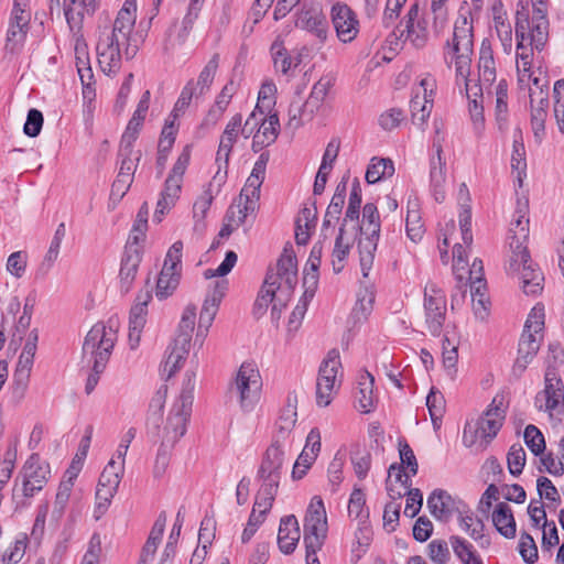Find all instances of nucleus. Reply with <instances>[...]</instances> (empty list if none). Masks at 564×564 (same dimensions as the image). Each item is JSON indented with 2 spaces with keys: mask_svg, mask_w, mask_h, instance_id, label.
I'll list each match as a JSON object with an SVG mask.
<instances>
[{
  "mask_svg": "<svg viewBox=\"0 0 564 564\" xmlns=\"http://www.w3.org/2000/svg\"><path fill=\"white\" fill-rule=\"evenodd\" d=\"M270 52L274 68L283 75H286L292 67H296L301 63V55L291 56L280 37L272 43Z\"/></svg>",
  "mask_w": 564,
  "mask_h": 564,
  "instance_id": "38",
  "label": "nucleus"
},
{
  "mask_svg": "<svg viewBox=\"0 0 564 564\" xmlns=\"http://www.w3.org/2000/svg\"><path fill=\"white\" fill-rule=\"evenodd\" d=\"M300 538L301 532L295 516L283 517L280 521L278 532V545L280 551L284 554L293 553Z\"/></svg>",
  "mask_w": 564,
  "mask_h": 564,
  "instance_id": "27",
  "label": "nucleus"
},
{
  "mask_svg": "<svg viewBox=\"0 0 564 564\" xmlns=\"http://www.w3.org/2000/svg\"><path fill=\"white\" fill-rule=\"evenodd\" d=\"M297 28L314 33L322 42L327 37L328 23L318 3L304 6L297 13Z\"/></svg>",
  "mask_w": 564,
  "mask_h": 564,
  "instance_id": "21",
  "label": "nucleus"
},
{
  "mask_svg": "<svg viewBox=\"0 0 564 564\" xmlns=\"http://www.w3.org/2000/svg\"><path fill=\"white\" fill-rule=\"evenodd\" d=\"M479 78L481 83L492 84L496 79V65L491 45L488 41H482L479 51Z\"/></svg>",
  "mask_w": 564,
  "mask_h": 564,
  "instance_id": "41",
  "label": "nucleus"
},
{
  "mask_svg": "<svg viewBox=\"0 0 564 564\" xmlns=\"http://www.w3.org/2000/svg\"><path fill=\"white\" fill-rule=\"evenodd\" d=\"M425 324L433 336H440L446 318V295L434 283L424 291Z\"/></svg>",
  "mask_w": 564,
  "mask_h": 564,
  "instance_id": "15",
  "label": "nucleus"
},
{
  "mask_svg": "<svg viewBox=\"0 0 564 564\" xmlns=\"http://www.w3.org/2000/svg\"><path fill=\"white\" fill-rule=\"evenodd\" d=\"M517 276L521 280L522 291L527 295H538L542 292L544 276L533 263L525 265Z\"/></svg>",
  "mask_w": 564,
  "mask_h": 564,
  "instance_id": "42",
  "label": "nucleus"
},
{
  "mask_svg": "<svg viewBox=\"0 0 564 564\" xmlns=\"http://www.w3.org/2000/svg\"><path fill=\"white\" fill-rule=\"evenodd\" d=\"M535 408L550 416L564 411V382L557 369L549 365L544 373V388L534 398Z\"/></svg>",
  "mask_w": 564,
  "mask_h": 564,
  "instance_id": "12",
  "label": "nucleus"
},
{
  "mask_svg": "<svg viewBox=\"0 0 564 564\" xmlns=\"http://www.w3.org/2000/svg\"><path fill=\"white\" fill-rule=\"evenodd\" d=\"M279 116L278 113H271L268 117H265V115L263 116L257 133L260 134L263 139L268 140L270 143H273L279 135Z\"/></svg>",
  "mask_w": 564,
  "mask_h": 564,
  "instance_id": "58",
  "label": "nucleus"
},
{
  "mask_svg": "<svg viewBox=\"0 0 564 564\" xmlns=\"http://www.w3.org/2000/svg\"><path fill=\"white\" fill-rule=\"evenodd\" d=\"M137 0H126L118 11L111 31L100 33L96 52L101 70L115 74L121 66L122 52L127 58L137 54V46L130 44V35L137 20Z\"/></svg>",
  "mask_w": 564,
  "mask_h": 564,
  "instance_id": "2",
  "label": "nucleus"
},
{
  "mask_svg": "<svg viewBox=\"0 0 564 564\" xmlns=\"http://www.w3.org/2000/svg\"><path fill=\"white\" fill-rule=\"evenodd\" d=\"M516 39H517V67L519 72L529 73L532 65L533 48L538 51L535 45L531 43L530 31L532 23L528 10L522 7L516 13ZM541 50H539L540 52Z\"/></svg>",
  "mask_w": 564,
  "mask_h": 564,
  "instance_id": "14",
  "label": "nucleus"
},
{
  "mask_svg": "<svg viewBox=\"0 0 564 564\" xmlns=\"http://www.w3.org/2000/svg\"><path fill=\"white\" fill-rule=\"evenodd\" d=\"M97 0H64V14L72 31L82 29L86 14H93Z\"/></svg>",
  "mask_w": 564,
  "mask_h": 564,
  "instance_id": "29",
  "label": "nucleus"
},
{
  "mask_svg": "<svg viewBox=\"0 0 564 564\" xmlns=\"http://www.w3.org/2000/svg\"><path fill=\"white\" fill-rule=\"evenodd\" d=\"M141 151H134L133 145L120 143L118 156L120 159V167L118 176H126L133 180L138 163L141 160Z\"/></svg>",
  "mask_w": 564,
  "mask_h": 564,
  "instance_id": "44",
  "label": "nucleus"
},
{
  "mask_svg": "<svg viewBox=\"0 0 564 564\" xmlns=\"http://www.w3.org/2000/svg\"><path fill=\"white\" fill-rule=\"evenodd\" d=\"M241 121L242 116L240 113H236L226 124L225 130L220 137V142L216 155V162L218 163V172L213 177V182H217L218 186H220L226 178V173L224 175H220L221 162H224V167L227 169L231 150L234 148V144L237 142L238 135L240 133Z\"/></svg>",
  "mask_w": 564,
  "mask_h": 564,
  "instance_id": "16",
  "label": "nucleus"
},
{
  "mask_svg": "<svg viewBox=\"0 0 564 564\" xmlns=\"http://www.w3.org/2000/svg\"><path fill=\"white\" fill-rule=\"evenodd\" d=\"M218 65H219V54L216 53L207 62V64L202 69V72L198 76L195 88H198L199 95L204 94L206 90L209 89L210 85L214 82L215 75L217 73Z\"/></svg>",
  "mask_w": 564,
  "mask_h": 564,
  "instance_id": "53",
  "label": "nucleus"
},
{
  "mask_svg": "<svg viewBox=\"0 0 564 564\" xmlns=\"http://www.w3.org/2000/svg\"><path fill=\"white\" fill-rule=\"evenodd\" d=\"M228 290V281L223 279L214 283L213 289L207 293L199 315L196 337L204 338L212 326L218 312L220 302Z\"/></svg>",
  "mask_w": 564,
  "mask_h": 564,
  "instance_id": "17",
  "label": "nucleus"
},
{
  "mask_svg": "<svg viewBox=\"0 0 564 564\" xmlns=\"http://www.w3.org/2000/svg\"><path fill=\"white\" fill-rule=\"evenodd\" d=\"M496 96V120L499 130H503L508 123V83L506 79H500L495 89Z\"/></svg>",
  "mask_w": 564,
  "mask_h": 564,
  "instance_id": "47",
  "label": "nucleus"
},
{
  "mask_svg": "<svg viewBox=\"0 0 564 564\" xmlns=\"http://www.w3.org/2000/svg\"><path fill=\"white\" fill-rule=\"evenodd\" d=\"M505 417L503 397L496 395L479 420L477 433L482 438L492 440L501 429Z\"/></svg>",
  "mask_w": 564,
  "mask_h": 564,
  "instance_id": "23",
  "label": "nucleus"
},
{
  "mask_svg": "<svg viewBox=\"0 0 564 564\" xmlns=\"http://www.w3.org/2000/svg\"><path fill=\"white\" fill-rule=\"evenodd\" d=\"M358 236L359 261L364 278H368L372 268L375 252L380 236V215L378 208L372 203H367L362 208V220L356 223Z\"/></svg>",
  "mask_w": 564,
  "mask_h": 564,
  "instance_id": "6",
  "label": "nucleus"
},
{
  "mask_svg": "<svg viewBox=\"0 0 564 564\" xmlns=\"http://www.w3.org/2000/svg\"><path fill=\"white\" fill-rule=\"evenodd\" d=\"M554 116L558 129L564 133V79L556 80L553 87Z\"/></svg>",
  "mask_w": 564,
  "mask_h": 564,
  "instance_id": "62",
  "label": "nucleus"
},
{
  "mask_svg": "<svg viewBox=\"0 0 564 564\" xmlns=\"http://www.w3.org/2000/svg\"><path fill=\"white\" fill-rule=\"evenodd\" d=\"M142 256L138 246L130 245L126 248L124 254L121 260L120 268V283L123 292H129L132 282L137 275Z\"/></svg>",
  "mask_w": 564,
  "mask_h": 564,
  "instance_id": "28",
  "label": "nucleus"
},
{
  "mask_svg": "<svg viewBox=\"0 0 564 564\" xmlns=\"http://www.w3.org/2000/svg\"><path fill=\"white\" fill-rule=\"evenodd\" d=\"M543 327L544 308L536 305L531 310L519 339L517 358L511 367V376L514 379H520L536 357L541 346V340L536 335L542 332Z\"/></svg>",
  "mask_w": 564,
  "mask_h": 564,
  "instance_id": "4",
  "label": "nucleus"
},
{
  "mask_svg": "<svg viewBox=\"0 0 564 564\" xmlns=\"http://www.w3.org/2000/svg\"><path fill=\"white\" fill-rule=\"evenodd\" d=\"M474 55V25L473 20L460 14L455 23L453 36L447 40L444 46V59L448 67L454 64L456 78L465 84L468 98V109L473 128L477 137L485 130V117L482 106V90L478 84L470 85L469 75L471 58Z\"/></svg>",
  "mask_w": 564,
  "mask_h": 564,
  "instance_id": "1",
  "label": "nucleus"
},
{
  "mask_svg": "<svg viewBox=\"0 0 564 564\" xmlns=\"http://www.w3.org/2000/svg\"><path fill=\"white\" fill-rule=\"evenodd\" d=\"M511 167L517 171L519 175L527 169L525 149L522 139V131L520 129H516L513 133Z\"/></svg>",
  "mask_w": 564,
  "mask_h": 564,
  "instance_id": "52",
  "label": "nucleus"
},
{
  "mask_svg": "<svg viewBox=\"0 0 564 564\" xmlns=\"http://www.w3.org/2000/svg\"><path fill=\"white\" fill-rule=\"evenodd\" d=\"M394 172L393 162L389 159L373 158L366 171V181L375 184L386 176L392 175Z\"/></svg>",
  "mask_w": 564,
  "mask_h": 564,
  "instance_id": "48",
  "label": "nucleus"
},
{
  "mask_svg": "<svg viewBox=\"0 0 564 564\" xmlns=\"http://www.w3.org/2000/svg\"><path fill=\"white\" fill-rule=\"evenodd\" d=\"M426 406L429 409L431 419L435 424V422L443 416L445 410V399L443 394L438 390L432 388L429 395L426 397Z\"/></svg>",
  "mask_w": 564,
  "mask_h": 564,
  "instance_id": "63",
  "label": "nucleus"
},
{
  "mask_svg": "<svg viewBox=\"0 0 564 564\" xmlns=\"http://www.w3.org/2000/svg\"><path fill=\"white\" fill-rule=\"evenodd\" d=\"M357 236L356 224L341 223L332 253V264L335 273H339L344 269V261L348 257Z\"/></svg>",
  "mask_w": 564,
  "mask_h": 564,
  "instance_id": "24",
  "label": "nucleus"
},
{
  "mask_svg": "<svg viewBox=\"0 0 564 564\" xmlns=\"http://www.w3.org/2000/svg\"><path fill=\"white\" fill-rule=\"evenodd\" d=\"M295 423L296 420L278 417V421L275 423L276 429L272 442H275L276 444L291 446L293 440L292 433Z\"/></svg>",
  "mask_w": 564,
  "mask_h": 564,
  "instance_id": "59",
  "label": "nucleus"
},
{
  "mask_svg": "<svg viewBox=\"0 0 564 564\" xmlns=\"http://www.w3.org/2000/svg\"><path fill=\"white\" fill-rule=\"evenodd\" d=\"M530 102H531V127L534 133L535 139L540 142L544 135L545 131V119L547 117V111L543 108H535V97L534 94H530Z\"/></svg>",
  "mask_w": 564,
  "mask_h": 564,
  "instance_id": "54",
  "label": "nucleus"
},
{
  "mask_svg": "<svg viewBox=\"0 0 564 564\" xmlns=\"http://www.w3.org/2000/svg\"><path fill=\"white\" fill-rule=\"evenodd\" d=\"M519 553L522 560L528 564H533L538 561V546L531 534L522 532L519 541Z\"/></svg>",
  "mask_w": 564,
  "mask_h": 564,
  "instance_id": "61",
  "label": "nucleus"
},
{
  "mask_svg": "<svg viewBox=\"0 0 564 564\" xmlns=\"http://www.w3.org/2000/svg\"><path fill=\"white\" fill-rule=\"evenodd\" d=\"M436 147V158L432 159L431 162V172H430V178H431V187L432 193L437 203H442L445 199V162L442 160V145L441 144H434Z\"/></svg>",
  "mask_w": 564,
  "mask_h": 564,
  "instance_id": "34",
  "label": "nucleus"
},
{
  "mask_svg": "<svg viewBox=\"0 0 564 564\" xmlns=\"http://www.w3.org/2000/svg\"><path fill=\"white\" fill-rule=\"evenodd\" d=\"M533 15L530 19L532 29L530 31L531 43L538 50H543L549 37V20L545 0H532Z\"/></svg>",
  "mask_w": 564,
  "mask_h": 564,
  "instance_id": "25",
  "label": "nucleus"
},
{
  "mask_svg": "<svg viewBox=\"0 0 564 564\" xmlns=\"http://www.w3.org/2000/svg\"><path fill=\"white\" fill-rule=\"evenodd\" d=\"M198 96L199 94L198 91H196L194 82L189 80L182 89L181 95L176 100L172 112L170 113V118L174 117V119H178L180 115L183 113L185 109L189 106L193 97Z\"/></svg>",
  "mask_w": 564,
  "mask_h": 564,
  "instance_id": "55",
  "label": "nucleus"
},
{
  "mask_svg": "<svg viewBox=\"0 0 564 564\" xmlns=\"http://www.w3.org/2000/svg\"><path fill=\"white\" fill-rule=\"evenodd\" d=\"M426 503L432 516L441 521H447L454 513H463L467 508L462 500L453 498L443 489L432 491Z\"/></svg>",
  "mask_w": 564,
  "mask_h": 564,
  "instance_id": "19",
  "label": "nucleus"
},
{
  "mask_svg": "<svg viewBox=\"0 0 564 564\" xmlns=\"http://www.w3.org/2000/svg\"><path fill=\"white\" fill-rule=\"evenodd\" d=\"M269 152H262L256 161L251 174L247 178L245 186L240 192V200L243 197L260 198V188L265 177L267 164L269 162Z\"/></svg>",
  "mask_w": 564,
  "mask_h": 564,
  "instance_id": "30",
  "label": "nucleus"
},
{
  "mask_svg": "<svg viewBox=\"0 0 564 564\" xmlns=\"http://www.w3.org/2000/svg\"><path fill=\"white\" fill-rule=\"evenodd\" d=\"M37 339V330L33 329L29 334V337L18 360L14 377L19 380L26 379L30 375L36 351Z\"/></svg>",
  "mask_w": 564,
  "mask_h": 564,
  "instance_id": "37",
  "label": "nucleus"
},
{
  "mask_svg": "<svg viewBox=\"0 0 564 564\" xmlns=\"http://www.w3.org/2000/svg\"><path fill=\"white\" fill-rule=\"evenodd\" d=\"M523 437L527 446L535 456L541 455L544 452V436L535 425H528L524 430Z\"/></svg>",
  "mask_w": 564,
  "mask_h": 564,
  "instance_id": "56",
  "label": "nucleus"
},
{
  "mask_svg": "<svg viewBox=\"0 0 564 564\" xmlns=\"http://www.w3.org/2000/svg\"><path fill=\"white\" fill-rule=\"evenodd\" d=\"M47 469L40 465L37 455H32L23 466V495L32 497L46 482Z\"/></svg>",
  "mask_w": 564,
  "mask_h": 564,
  "instance_id": "26",
  "label": "nucleus"
},
{
  "mask_svg": "<svg viewBox=\"0 0 564 564\" xmlns=\"http://www.w3.org/2000/svg\"><path fill=\"white\" fill-rule=\"evenodd\" d=\"M118 488L113 486L97 485L96 490V519H99L108 509L112 498L117 494Z\"/></svg>",
  "mask_w": 564,
  "mask_h": 564,
  "instance_id": "57",
  "label": "nucleus"
},
{
  "mask_svg": "<svg viewBox=\"0 0 564 564\" xmlns=\"http://www.w3.org/2000/svg\"><path fill=\"white\" fill-rule=\"evenodd\" d=\"M32 12L29 0H13L8 19L3 51L6 55H19L25 45L31 26Z\"/></svg>",
  "mask_w": 564,
  "mask_h": 564,
  "instance_id": "7",
  "label": "nucleus"
},
{
  "mask_svg": "<svg viewBox=\"0 0 564 564\" xmlns=\"http://www.w3.org/2000/svg\"><path fill=\"white\" fill-rule=\"evenodd\" d=\"M434 80L423 78L420 87L410 100V110L412 122L419 127H423L429 119L433 108Z\"/></svg>",
  "mask_w": 564,
  "mask_h": 564,
  "instance_id": "18",
  "label": "nucleus"
},
{
  "mask_svg": "<svg viewBox=\"0 0 564 564\" xmlns=\"http://www.w3.org/2000/svg\"><path fill=\"white\" fill-rule=\"evenodd\" d=\"M361 185L358 178H354L351 184V191L348 199V206L345 213V217L343 219L344 223H348L350 225L356 224L360 217V206H361Z\"/></svg>",
  "mask_w": 564,
  "mask_h": 564,
  "instance_id": "49",
  "label": "nucleus"
},
{
  "mask_svg": "<svg viewBox=\"0 0 564 564\" xmlns=\"http://www.w3.org/2000/svg\"><path fill=\"white\" fill-rule=\"evenodd\" d=\"M124 473L123 463H117L113 458L108 462L106 467L104 468L98 484L102 486H113L118 488L121 481V478Z\"/></svg>",
  "mask_w": 564,
  "mask_h": 564,
  "instance_id": "51",
  "label": "nucleus"
},
{
  "mask_svg": "<svg viewBox=\"0 0 564 564\" xmlns=\"http://www.w3.org/2000/svg\"><path fill=\"white\" fill-rule=\"evenodd\" d=\"M332 21L341 42H351L357 36L359 22L354 11L347 4L336 3L333 6Z\"/></svg>",
  "mask_w": 564,
  "mask_h": 564,
  "instance_id": "20",
  "label": "nucleus"
},
{
  "mask_svg": "<svg viewBox=\"0 0 564 564\" xmlns=\"http://www.w3.org/2000/svg\"><path fill=\"white\" fill-rule=\"evenodd\" d=\"M182 251L183 242L177 240L166 252L155 289V295L160 300H165L171 296L180 284L182 273Z\"/></svg>",
  "mask_w": 564,
  "mask_h": 564,
  "instance_id": "13",
  "label": "nucleus"
},
{
  "mask_svg": "<svg viewBox=\"0 0 564 564\" xmlns=\"http://www.w3.org/2000/svg\"><path fill=\"white\" fill-rule=\"evenodd\" d=\"M182 182L177 178L169 177L165 180L164 188L161 192V197L158 200L156 209L153 219L160 223L165 213H167L176 203L180 197Z\"/></svg>",
  "mask_w": 564,
  "mask_h": 564,
  "instance_id": "32",
  "label": "nucleus"
},
{
  "mask_svg": "<svg viewBox=\"0 0 564 564\" xmlns=\"http://www.w3.org/2000/svg\"><path fill=\"white\" fill-rule=\"evenodd\" d=\"M529 218L523 209L516 213L510 223L509 229V247L520 248V245L527 243L529 239Z\"/></svg>",
  "mask_w": 564,
  "mask_h": 564,
  "instance_id": "40",
  "label": "nucleus"
},
{
  "mask_svg": "<svg viewBox=\"0 0 564 564\" xmlns=\"http://www.w3.org/2000/svg\"><path fill=\"white\" fill-rule=\"evenodd\" d=\"M406 236L413 242H419L424 236L425 229L421 219L420 205L417 199L408 200V213L405 218Z\"/></svg>",
  "mask_w": 564,
  "mask_h": 564,
  "instance_id": "39",
  "label": "nucleus"
},
{
  "mask_svg": "<svg viewBox=\"0 0 564 564\" xmlns=\"http://www.w3.org/2000/svg\"><path fill=\"white\" fill-rule=\"evenodd\" d=\"M195 378L194 372L185 373L181 393L170 411L163 430V442L174 445L185 434L192 412Z\"/></svg>",
  "mask_w": 564,
  "mask_h": 564,
  "instance_id": "5",
  "label": "nucleus"
},
{
  "mask_svg": "<svg viewBox=\"0 0 564 564\" xmlns=\"http://www.w3.org/2000/svg\"><path fill=\"white\" fill-rule=\"evenodd\" d=\"M297 283V262L292 250L284 248L278 260L276 271L267 272L263 285L253 304V315L259 318L268 310L269 304L275 300L276 291L288 299Z\"/></svg>",
  "mask_w": 564,
  "mask_h": 564,
  "instance_id": "3",
  "label": "nucleus"
},
{
  "mask_svg": "<svg viewBox=\"0 0 564 564\" xmlns=\"http://www.w3.org/2000/svg\"><path fill=\"white\" fill-rule=\"evenodd\" d=\"M150 91L145 90L138 102L137 109L134 110L132 118L129 120L126 131L121 138L122 144L133 145L135 142L139 131L145 119V115L149 109Z\"/></svg>",
  "mask_w": 564,
  "mask_h": 564,
  "instance_id": "31",
  "label": "nucleus"
},
{
  "mask_svg": "<svg viewBox=\"0 0 564 564\" xmlns=\"http://www.w3.org/2000/svg\"><path fill=\"white\" fill-rule=\"evenodd\" d=\"M341 368L339 351L332 349L319 366L316 381V403L327 406L333 401L340 387L338 371Z\"/></svg>",
  "mask_w": 564,
  "mask_h": 564,
  "instance_id": "11",
  "label": "nucleus"
},
{
  "mask_svg": "<svg viewBox=\"0 0 564 564\" xmlns=\"http://www.w3.org/2000/svg\"><path fill=\"white\" fill-rule=\"evenodd\" d=\"M427 23L425 20L398 26L401 36L405 37L415 48H422L429 41Z\"/></svg>",
  "mask_w": 564,
  "mask_h": 564,
  "instance_id": "45",
  "label": "nucleus"
},
{
  "mask_svg": "<svg viewBox=\"0 0 564 564\" xmlns=\"http://www.w3.org/2000/svg\"><path fill=\"white\" fill-rule=\"evenodd\" d=\"M166 524V513L162 511L155 520L150 534L142 547L139 564H149L153 561L161 542Z\"/></svg>",
  "mask_w": 564,
  "mask_h": 564,
  "instance_id": "33",
  "label": "nucleus"
},
{
  "mask_svg": "<svg viewBox=\"0 0 564 564\" xmlns=\"http://www.w3.org/2000/svg\"><path fill=\"white\" fill-rule=\"evenodd\" d=\"M117 339L116 330L102 323L95 324L83 344V361L95 364L97 369L106 368Z\"/></svg>",
  "mask_w": 564,
  "mask_h": 564,
  "instance_id": "8",
  "label": "nucleus"
},
{
  "mask_svg": "<svg viewBox=\"0 0 564 564\" xmlns=\"http://www.w3.org/2000/svg\"><path fill=\"white\" fill-rule=\"evenodd\" d=\"M290 446L272 442L263 454L257 477L281 479L284 465L288 464L286 449Z\"/></svg>",
  "mask_w": 564,
  "mask_h": 564,
  "instance_id": "22",
  "label": "nucleus"
},
{
  "mask_svg": "<svg viewBox=\"0 0 564 564\" xmlns=\"http://www.w3.org/2000/svg\"><path fill=\"white\" fill-rule=\"evenodd\" d=\"M510 249L511 256L508 261L507 272L510 275H517L525 265L532 264V260L527 243L520 245V248L513 247Z\"/></svg>",
  "mask_w": 564,
  "mask_h": 564,
  "instance_id": "50",
  "label": "nucleus"
},
{
  "mask_svg": "<svg viewBox=\"0 0 564 564\" xmlns=\"http://www.w3.org/2000/svg\"><path fill=\"white\" fill-rule=\"evenodd\" d=\"M262 378L252 362H243L237 371L231 391L237 394L240 409L251 412L258 404L262 392Z\"/></svg>",
  "mask_w": 564,
  "mask_h": 564,
  "instance_id": "9",
  "label": "nucleus"
},
{
  "mask_svg": "<svg viewBox=\"0 0 564 564\" xmlns=\"http://www.w3.org/2000/svg\"><path fill=\"white\" fill-rule=\"evenodd\" d=\"M237 90V85L234 80H229L221 89L216 98L214 107L209 110L206 121L215 124L226 111L232 96Z\"/></svg>",
  "mask_w": 564,
  "mask_h": 564,
  "instance_id": "43",
  "label": "nucleus"
},
{
  "mask_svg": "<svg viewBox=\"0 0 564 564\" xmlns=\"http://www.w3.org/2000/svg\"><path fill=\"white\" fill-rule=\"evenodd\" d=\"M427 549L430 558L436 564H446L451 558L448 544L445 540H432Z\"/></svg>",
  "mask_w": 564,
  "mask_h": 564,
  "instance_id": "64",
  "label": "nucleus"
},
{
  "mask_svg": "<svg viewBox=\"0 0 564 564\" xmlns=\"http://www.w3.org/2000/svg\"><path fill=\"white\" fill-rule=\"evenodd\" d=\"M373 376L367 371L359 378L357 400L359 410L364 413H369L373 408Z\"/></svg>",
  "mask_w": 564,
  "mask_h": 564,
  "instance_id": "46",
  "label": "nucleus"
},
{
  "mask_svg": "<svg viewBox=\"0 0 564 564\" xmlns=\"http://www.w3.org/2000/svg\"><path fill=\"white\" fill-rule=\"evenodd\" d=\"M327 534V519L323 501L312 505L304 519V544L306 563L321 564L317 551L322 549Z\"/></svg>",
  "mask_w": 564,
  "mask_h": 564,
  "instance_id": "10",
  "label": "nucleus"
},
{
  "mask_svg": "<svg viewBox=\"0 0 564 564\" xmlns=\"http://www.w3.org/2000/svg\"><path fill=\"white\" fill-rule=\"evenodd\" d=\"M260 487L254 499V508L262 509V513H268L275 500L279 490L280 480L272 477H257Z\"/></svg>",
  "mask_w": 564,
  "mask_h": 564,
  "instance_id": "36",
  "label": "nucleus"
},
{
  "mask_svg": "<svg viewBox=\"0 0 564 564\" xmlns=\"http://www.w3.org/2000/svg\"><path fill=\"white\" fill-rule=\"evenodd\" d=\"M508 469L511 475L519 476L525 465V452L520 444H513L507 455Z\"/></svg>",
  "mask_w": 564,
  "mask_h": 564,
  "instance_id": "60",
  "label": "nucleus"
},
{
  "mask_svg": "<svg viewBox=\"0 0 564 564\" xmlns=\"http://www.w3.org/2000/svg\"><path fill=\"white\" fill-rule=\"evenodd\" d=\"M491 519L496 530L502 536L506 539H513L516 536V520L508 503H497L492 511Z\"/></svg>",
  "mask_w": 564,
  "mask_h": 564,
  "instance_id": "35",
  "label": "nucleus"
}]
</instances>
